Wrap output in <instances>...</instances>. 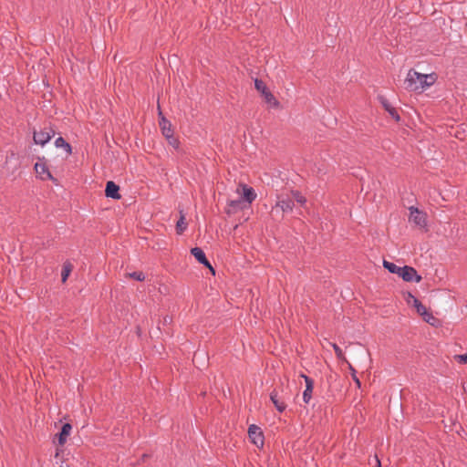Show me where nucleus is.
I'll list each match as a JSON object with an SVG mask.
<instances>
[{
	"label": "nucleus",
	"mask_w": 467,
	"mask_h": 467,
	"mask_svg": "<svg viewBox=\"0 0 467 467\" xmlns=\"http://www.w3.org/2000/svg\"><path fill=\"white\" fill-rule=\"evenodd\" d=\"M435 73L421 74L414 69H410L404 80L405 88L411 92L421 93L437 81Z\"/></svg>",
	"instance_id": "1"
},
{
	"label": "nucleus",
	"mask_w": 467,
	"mask_h": 467,
	"mask_svg": "<svg viewBox=\"0 0 467 467\" xmlns=\"http://www.w3.org/2000/svg\"><path fill=\"white\" fill-rule=\"evenodd\" d=\"M409 221L415 226L424 228L427 225V214L416 207H410Z\"/></svg>",
	"instance_id": "5"
},
{
	"label": "nucleus",
	"mask_w": 467,
	"mask_h": 467,
	"mask_svg": "<svg viewBox=\"0 0 467 467\" xmlns=\"http://www.w3.org/2000/svg\"><path fill=\"white\" fill-rule=\"evenodd\" d=\"M422 318H423V320L425 322H427L431 326L437 327L438 324H439L438 319L431 313H430L428 310H427L426 314H424L422 316Z\"/></svg>",
	"instance_id": "20"
},
{
	"label": "nucleus",
	"mask_w": 467,
	"mask_h": 467,
	"mask_svg": "<svg viewBox=\"0 0 467 467\" xmlns=\"http://www.w3.org/2000/svg\"><path fill=\"white\" fill-rule=\"evenodd\" d=\"M236 193L247 203L250 204L256 198V193L252 187L246 184H240L236 189Z\"/></svg>",
	"instance_id": "6"
},
{
	"label": "nucleus",
	"mask_w": 467,
	"mask_h": 467,
	"mask_svg": "<svg viewBox=\"0 0 467 467\" xmlns=\"http://www.w3.org/2000/svg\"><path fill=\"white\" fill-rule=\"evenodd\" d=\"M405 300L409 306H416L417 303H420V301L414 296H412L410 293H408Z\"/></svg>",
	"instance_id": "26"
},
{
	"label": "nucleus",
	"mask_w": 467,
	"mask_h": 467,
	"mask_svg": "<svg viewBox=\"0 0 467 467\" xmlns=\"http://www.w3.org/2000/svg\"><path fill=\"white\" fill-rule=\"evenodd\" d=\"M34 169L38 179L42 181H56L47 167L45 158H38V161L36 162Z\"/></svg>",
	"instance_id": "4"
},
{
	"label": "nucleus",
	"mask_w": 467,
	"mask_h": 467,
	"mask_svg": "<svg viewBox=\"0 0 467 467\" xmlns=\"http://www.w3.org/2000/svg\"><path fill=\"white\" fill-rule=\"evenodd\" d=\"M265 101L269 104L273 108H279L280 103L279 101L275 98V96L268 90L264 96Z\"/></svg>",
	"instance_id": "17"
},
{
	"label": "nucleus",
	"mask_w": 467,
	"mask_h": 467,
	"mask_svg": "<svg viewBox=\"0 0 467 467\" xmlns=\"http://www.w3.org/2000/svg\"><path fill=\"white\" fill-rule=\"evenodd\" d=\"M384 108L389 111L392 118H394L396 120L400 119V116L395 109L390 107L388 103H384Z\"/></svg>",
	"instance_id": "24"
},
{
	"label": "nucleus",
	"mask_w": 467,
	"mask_h": 467,
	"mask_svg": "<svg viewBox=\"0 0 467 467\" xmlns=\"http://www.w3.org/2000/svg\"><path fill=\"white\" fill-rule=\"evenodd\" d=\"M187 228V222L185 221V215L181 211L180 212V219L176 223V231L177 234H182Z\"/></svg>",
	"instance_id": "16"
},
{
	"label": "nucleus",
	"mask_w": 467,
	"mask_h": 467,
	"mask_svg": "<svg viewBox=\"0 0 467 467\" xmlns=\"http://www.w3.org/2000/svg\"><path fill=\"white\" fill-rule=\"evenodd\" d=\"M248 436H249L251 441L256 447H258V448L263 447L265 439H264L263 432L258 426L252 424L248 429Z\"/></svg>",
	"instance_id": "8"
},
{
	"label": "nucleus",
	"mask_w": 467,
	"mask_h": 467,
	"mask_svg": "<svg viewBox=\"0 0 467 467\" xmlns=\"http://www.w3.org/2000/svg\"><path fill=\"white\" fill-rule=\"evenodd\" d=\"M301 377L304 378L306 381V389L303 392V400L306 403H308L312 398L314 381L304 374H302Z\"/></svg>",
	"instance_id": "10"
},
{
	"label": "nucleus",
	"mask_w": 467,
	"mask_h": 467,
	"mask_svg": "<svg viewBox=\"0 0 467 467\" xmlns=\"http://www.w3.org/2000/svg\"><path fill=\"white\" fill-rule=\"evenodd\" d=\"M254 87L259 92H261L262 96H264L268 91L265 83L260 79H255Z\"/></svg>",
	"instance_id": "22"
},
{
	"label": "nucleus",
	"mask_w": 467,
	"mask_h": 467,
	"mask_svg": "<svg viewBox=\"0 0 467 467\" xmlns=\"http://www.w3.org/2000/svg\"><path fill=\"white\" fill-rule=\"evenodd\" d=\"M294 202L292 200L290 192H280L276 193V201L275 205L272 207V214L283 218L286 213L293 211Z\"/></svg>",
	"instance_id": "3"
},
{
	"label": "nucleus",
	"mask_w": 467,
	"mask_h": 467,
	"mask_svg": "<svg viewBox=\"0 0 467 467\" xmlns=\"http://www.w3.org/2000/svg\"><path fill=\"white\" fill-rule=\"evenodd\" d=\"M119 187L114 182H108L106 184L105 194L107 197L119 200L120 195L119 193Z\"/></svg>",
	"instance_id": "12"
},
{
	"label": "nucleus",
	"mask_w": 467,
	"mask_h": 467,
	"mask_svg": "<svg viewBox=\"0 0 467 467\" xmlns=\"http://www.w3.org/2000/svg\"><path fill=\"white\" fill-rule=\"evenodd\" d=\"M128 276L130 278H133V279H136L138 281H143L145 279V275H144V274L142 272L129 273Z\"/></svg>",
	"instance_id": "25"
},
{
	"label": "nucleus",
	"mask_w": 467,
	"mask_h": 467,
	"mask_svg": "<svg viewBox=\"0 0 467 467\" xmlns=\"http://www.w3.org/2000/svg\"><path fill=\"white\" fill-rule=\"evenodd\" d=\"M454 358L462 364H465L467 362V353L464 355H456Z\"/></svg>",
	"instance_id": "30"
},
{
	"label": "nucleus",
	"mask_w": 467,
	"mask_h": 467,
	"mask_svg": "<svg viewBox=\"0 0 467 467\" xmlns=\"http://www.w3.org/2000/svg\"><path fill=\"white\" fill-rule=\"evenodd\" d=\"M376 461H377V467H380V462L378 458H376Z\"/></svg>",
	"instance_id": "31"
},
{
	"label": "nucleus",
	"mask_w": 467,
	"mask_h": 467,
	"mask_svg": "<svg viewBox=\"0 0 467 467\" xmlns=\"http://www.w3.org/2000/svg\"><path fill=\"white\" fill-rule=\"evenodd\" d=\"M383 266L392 274H397L406 282L415 281L419 283L421 281V276L417 274V271L411 266H398L397 265L386 261H383Z\"/></svg>",
	"instance_id": "2"
},
{
	"label": "nucleus",
	"mask_w": 467,
	"mask_h": 467,
	"mask_svg": "<svg viewBox=\"0 0 467 467\" xmlns=\"http://www.w3.org/2000/svg\"><path fill=\"white\" fill-rule=\"evenodd\" d=\"M413 307H415L417 313L420 315V316H423L424 314H426L427 312V307L425 306H423L420 302V303H417L416 306H414Z\"/></svg>",
	"instance_id": "28"
},
{
	"label": "nucleus",
	"mask_w": 467,
	"mask_h": 467,
	"mask_svg": "<svg viewBox=\"0 0 467 467\" xmlns=\"http://www.w3.org/2000/svg\"><path fill=\"white\" fill-rule=\"evenodd\" d=\"M227 213H234L239 209H244L245 205V202L240 198L238 200H230L227 204Z\"/></svg>",
	"instance_id": "15"
},
{
	"label": "nucleus",
	"mask_w": 467,
	"mask_h": 467,
	"mask_svg": "<svg viewBox=\"0 0 467 467\" xmlns=\"http://www.w3.org/2000/svg\"><path fill=\"white\" fill-rule=\"evenodd\" d=\"M331 346L335 350L337 358L346 363H348L341 348L335 343H331Z\"/></svg>",
	"instance_id": "23"
},
{
	"label": "nucleus",
	"mask_w": 467,
	"mask_h": 467,
	"mask_svg": "<svg viewBox=\"0 0 467 467\" xmlns=\"http://www.w3.org/2000/svg\"><path fill=\"white\" fill-rule=\"evenodd\" d=\"M72 431V426L69 423H65L62 426L61 431L57 435L58 444L63 446L67 441V437L70 435Z\"/></svg>",
	"instance_id": "14"
},
{
	"label": "nucleus",
	"mask_w": 467,
	"mask_h": 467,
	"mask_svg": "<svg viewBox=\"0 0 467 467\" xmlns=\"http://www.w3.org/2000/svg\"><path fill=\"white\" fill-rule=\"evenodd\" d=\"M160 115V127L161 132L165 138H171L173 135V131L171 130V124L169 120H167L163 116L161 111L159 112Z\"/></svg>",
	"instance_id": "11"
},
{
	"label": "nucleus",
	"mask_w": 467,
	"mask_h": 467,
	"mask_svg": "<svg viewBox=\"0 0 467 467\" xmlns=\"http://www.w3.org/2000/svg\"><path fill=\"white\" fill-rule=\"evenodd\" d=\"M270 399L278 411L282 412L285 410L286 404L284 400L278 396V392L276 390H274L271 393Z\"/></svg>",
	"instance_id": "13"
},
{
	"label": "nucleus",
	"mask_w": 467,
	"mask_h": 467,
	"mask_svg": "<svg viewBox=\"0 0 467 467\" xmlns=\"http://www.w3.org/2000/svg\"><path fill=\"white\" fill-rule=\"evenodd\" d=\"M168 140V142L170 145H171L173 148L177 149L179 147V141L177 139L171 135V138H166Z\"/></svg>",
	"instance_id": "29"
},
{
	"label": "nucleus",
	"mask_w": 467,
	"mask_h": 467,
	"mask_svg": "<svg viewBox=\"0 0 467 467\" xmlns=\"http://www.w3.org/2000/svg\"><path fill=\"white\" fill-rule=\"evenodd\" d=\"M293 202L296 201L301 205H304L306 202V198L297 191L290 192Z\"/></svg>",
	"instance_id": "21"
},
{
	"label": "nucleus",
	"mask_w": 467,
	"mask_h": 467,
	"mask_svg": "<svg viewBox=\"0 0 467 467\" xmlns=\"http://www.w3.org/2000/svg\"><path fill=\"white\" fill-rule=\"evenodd\" d=\"M55 135V131L51 128H45L40 131L34 132V141L36 144L44 146Z\"/></svg>",
	"instance_id": "7"
},
{
	"label": "nucleus",
	"mask_w": 467,
	"mask_h": 467,
	"mask_svg": "<svg viewBox=\"0 0 467 467\" xmlns=\"http://www.w3.org/2000/svg\"><path fill=\"white\" fill-rule=\"evenodd\" d=\"M73 270V265L70 262H66L63 265L62 273H61V279L62 283H65L69 276L70 273Z\"/></svg>",
	"instance_id": "18"
},
{
	"label": "nucleus",
	"mask_w": 467,
	"mask_h": 467,
	"mask_svg": "<svg viewBox=\"0 0 467 467\" xmlns=\"http://www.w3.org/2000/svg\"><path fill=\"white\" fill-rule=\"evenodd\" d=\"M58 456H59V451H58V450H57V452L55 454V458H57Z\"/></svg>",
	"instance_id": "32"
},
{
	"label": "nucleus",
	"mask_w": 467,
	"mask_h": 467,
	"mask_svg": "<svg viewBox=\"0 0 467 467\" xmlns=\"http://www.w3.org/2000/svg\"><path fill=\"white\" fill-rule=\"evenodd\" d=\"M191 254L195 257V259L200 263L204 265L206 267H208L211 272L214 275V269L209 263V261L206 259L205 254L203 251L199 247H194L191 250Z\"/></svg>",
	"instance_id": "9"
},
{
	"label": "nucleus",
	"mask_w": 467,
	"mask_h": 467,
	"mask_svg": "<svg viewBox=\"0 0 467 467\" xmlns=\"http://www.w3.org/2000/svg\"><path fill=\"white\" fill-rule=\"evenodd\" d=\"M55 146L57 148H63L66 150L67 155L71 154V146L62 137H58L55 140Z\"/></svg>",
	"instance_id": "19"
},
{
	"label": "nucleus",
	"mask_w": 467,
	"mask_h": 467,
	"mask_svg": "<svg viewBox=\"0 0 467 467\" xmlns=\"http://www.w3.org/2000/svg\"><path fill=\"white\" fill-rule=\"evenodd\" d=\"M348 368L351 371V375H352L353 380L355 381V383L358 386V388H360L361 387V382H360V380L358 379V378L356 375L355 368L352 367L351 364H349V363H348Z\"/></svg>",
	"instance_id": "27"
}]
</instances>
